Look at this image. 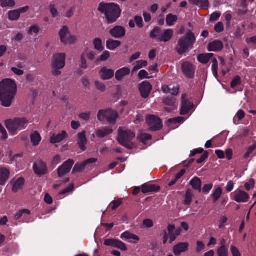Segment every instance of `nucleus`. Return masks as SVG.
Masks as SVG:
<instances>
[{
	"label": "nucleus",
	"mask_w": 256,
	"mask_h": 256,
	"mask_svg": "<svg viewBox=\"0 0 256 256\" xmlns=\"http://www.w3.org/2000/svg\"><path fill=\"white\" fill-rule=\"evenodd\" d=\"M17 86L14 80L6 78L0 82V101L4 107H10L16 94Z\"/></svg>",
	"instance_id": "1"
},
{
	"label": "nucleus",
	"mask_w": 256,
	"mask_h": 256,
	"mask_svg": "<svg viewBox=\"0 0 256 256\" xmlns=\"http://www.w3.org/2000/svg\"><path fill=\"white\" fill-rule=\"evenodd\" d=\"M98 10L104 14L108 24L116 22L120 16L122 12L120 6L114 3L100 2Z\"/></svg>",
	"instance_id": "2"
},
{
	"label": "nucleus",
	"mask_w": 256,
	"mask_h": 256,
	"mask_svg": "<svg viewBox=\"0 0 256 256\" xmlns=\"http://www.w3.org/2000/svg\"><path fill=\"white\" fill-rule=\"evenodd\" d=\"M196 42V37L194 34L190 30H188L186 34L180 38L176 47L177 52L182 55L188 52V48H192Z\"/></svg>",
	"instance_id": "3"
},
{
	"label": "nucleus",
	"mask_w": 256,
	"mask_h": 256,
	"mask_svg": "<svg viewBox=\"0 0 256 256\" xmlns=\"http://www.w3.org/2000/svg\"><path fill=\"white\" fill-rule=\"evenodd\" d=\"M29 123L28 120L24 118H15L14 120H5V125L10 133L12 135L17 134L18 130H24Z\"/></svg>",
	"instance_id": "4"
},
{
	"label": "nucleus",
	"mask_w": 256,
	"mask_h": 256,
	"mask_svg": "<svg viewBox=\"0 0 256 256\" xmlns=\"http://www.w3.org/2000/svg\"><path fill=\"white\" fill-rule=\"evenodd\" d=\"M135 134L130 130L120 127L118 130L117 140L120 144L128 149H132L134 146L132 140L135 138Z\"/></svg>",
	"instance_id": "5"
},
{
	"label": "nucleus",
	"mask_w": 256,
	"mask_h": 256,
	"mask_svg": "<svg viewBox=\"0 0 256 256\" xmlns=\"http://www.w3.org/2000/svg\"><path fill=\"white\" fill-rule=\"evenodd\" d=\"M66 54L64 53L54 55L52 61V74L55 76L61 74L60 70L63 68L66 64Z\"/></svg>",
	"instance_id": "6"
},
{
	"label": "nucleus",
	"mask_w": 256,
	"mask_h": 256,
	"mask_svg": "<svg viewBox=\"0 0 256 256\" xmlns=\"http://www.w3.org/2000/svg\"><path fill=\"white\" fill-rule=\"evenodd\" d=\"M182 232V228H176L175 225H168L167 230H164L161 236H163V244H166L169 239V243L172 244L176 237L180 235Z\"/></svg>",
	"instance_id": "7"
},
{
	"label": "nucleus",
	"mask_w": 256,
	"mask_h": 256,
	"mask_svg": "<svg viewBox=\"0 0 256 256\" xmlns=\"http://www.w3.org/2000/svg\"><path fill=\"white\" fill-rule=\"evenodd\" d=\"M118 114L116 112L111 109L107 110H100L98 113V119L100 122H104L106 120L110 124H115L118 118Z\"/></svg>",
	"instance_id": "8"
},
{
	"label": "nucleus",
	"mask_w": 256,
	"mask_h": 256,
	"mask_svg": "<svg viewBox=\"0 0 256 256\" xmlns=\"http://www.w3.org/2000/svg\"><path fill=\"white\" fill-rule=\"evenodd\" d=\"M146 122L150 130L156 131L162 128V124L161 120L154 115H150L146 117Z\"/></svg>",
	"instance_id": "9"
},
{
	"label": "nucleus",
	"mask_w": 256,
	"mask_h": 256,
	"mask_svg": "<svg viewBox=\"0 0 256 256\" xmlns=\"http://www.w3.org/2000/svg\"><path fill=\"white\" fill-rule=\"evenodd\" d=\"M59 36L62 42L65 44L73 43L76 40L74 36H71L66 26H64L60 30Z\"/></svg>",
	"instance_id": "10"
},
{
	"label": "nucleus",
	"mask_w": 256,
	"mask_h": 256,
	"mask_svg": "<svg viewBox=\"0 0 256 256\" xmlns=\"http://www.w3.org/2000/svg\"><path fill=\"white\" fill-rule=\"evenodd\" d=\"M182 70L186 78H192L194 76L196 66L190 62H185L182 64Z\"/></svg>",
	"instance_id": "11"
},
{
	"label": "nucleus",
	"mask_w": 256,
	"mask_h": 256,
	"mask_svg": "<svg viewBox=\"0 0 256 256\" xmlns=\"http://www.w3.org/2000/svg\"><path fill=\"white\" fill-rule=\"evenodd\" d=\"M104 244L106 246L118 248L122 251H126L127 250L126 244L118 240L113 238L106 239L104 240Z\"/></svg>",
	"instance_id": "12"
},
{
	"label": "nucleus",
	"mask_w": 256,
	"mask_h": 256,
	"mask_svg": "<svg viewBox=\"0 0 256 256\" xmlns=\"http://www.w3.org/2000/svg\"><path fill=\"white\" fill-rule=\"evenodd\" d=\"M74 162L72 159H68L58 169V174L60 178L64 176L68 173Z\"/></svg>",
	"instance_id": "13"
},
{
	"label": "nucleus",
	"mask_w": 256,
	"mask_h": 256,
	"mask_svg": "<svg viewBox=\"0 0 256 256\" xmlns=\"http://www.w3.org/2000/svg\"><path fill=\"white\" fill-rule=\"evenodd\" d=\"M138 89L141 96L144 98H147L152 90V86L150 84L146 81L142 82L138 84Z\"/></svg>",
	"instance_id": "14"
},
{
	"label": "nucleus",
	"mask_w": 256,
	"mask_h": 256,
	"mask_svg": "<svg viewBox=\"0 0 256 256\" xmlns=\"http://www.w3.org/2000/svg\"><path fill=\"white\" fill-rule=\"evenodd\" d=\"M34 170L35 174L38 175H43L48 172L46 163L42 160H38L34 164Z\"/></svg>",
	"instance_id": "15"
},
{
	"label": "nucleus",
	"mask_w": 256,
	"mask_h": 256,
	"mask_svg": "<svg viewBox=\"0 0 256 256\" xmlns=\"http://www.w3.org/2000/svg\"><path fill=\"white\" fill-rule=\"evenodd\" d=\"M24 182V178L21 177L18 178H14L12 179L10 184L12 186V192L16 193L22 190L23 188Z\"/></svg>",
	"instance_id": "16"
},
{
	"label": "nucleus",
	"mask_w": 256,
	"mask_h": 256,
	"mask_svg": "<svg viewBox=\"0 0 256 256\" xmlns=\"http://www.w3.org/2000/svg\"><path fill=\"white\" fill-rule=\"evenodd\" d=\"M174 32L172 29H166L160 30V33L158 36V41L162 42H168L174 36Z\"/></svg>",
	"instance_id": "17"
},
{
	"label": "nucleus",
	"mask_w": 256,
	"mask_h": 256,
	"mask_svg": "<svg viewBox=\"0 0 256 256\" xmlns=\"http://www.w3.org/2000/svg\"><path fill=\"white\" fill-rule=\"evenodd\" d=\"M249 198L250 196L246 192L239 190L235 192L233 199L238 203H244L248 202Z\"/></svg>",
	"instance_id": "18"
},
{
	"label": "nucleus",
	"mask_w": 256,
	"mask_h": 256,
	"mask_svg": "<svg viewBox=\"0 0 256 256\" xmlns=\"http://www.w3.org/2000/svg\"><path fill=\"white\" fill-rule=\"evenodd\" d=\"M110 34L114 38H120L126 34V30L123 26H116L110 30Z\"/></svg>",
	"instance_id": "19"
},
{
	"label": "nucleus",
	"mask_w": 256,
	"mask_h": 256,
	"mask_svg": "<svg viewBox=\"0 0 256 256\" xmlns=\"http://www.w3.org/2000/svg\"><path fill=\"white\" fill-rule=\"evenodd\" d=\"M224 48L222 42L220 40H215L210 43L208 46V50L209 52H218L220 51Z\"/></svg>",
	"instance_id": "20"
},
{
	"label": "nucleus",
	"mask_w": 256,
	"mask_h": 256,
	"mask_svg": "<svg viewBox=\"0 0 256 256\" xmlns=\"http://www.w3.org/2000/svg\"><path fill=\"white\" fill-rule=\"evenodd\" d=\"M189 244L187 242H180L174 247V253L176 256H180L182 252L188 250Z\"/></svg>",
	"instance_id": "21"
},
{
	"label": "nucleus",
	"mask_w": 256,
	"mask_h": 256,
	"mask_svg": "<svg viewBox=\"0 0 256 256\" xmlns=\"http://www.w3.org/2000/svg\"><path fill=\"white\" fill-rule=\"evenodd\" d=\"M120 238L122 240H128L129 242L133 244H136L140 240L138 236L128 231L124 232L122 234Z\"/></svg>",
	"instance_id": "22"
},
{
	"label": "nucleus",
	"mask_w": 256,
	"mask_h": 256,
	"mask_svg": "<svg viewBox=\"0 0 256 256\" xmlns=\"http://www.w3.org/2000/svg\"><path fill=\"white\" fill-rule=\"evenodd\" d=\"M175 100V98L173 97H168L164 98L163 102L164 104L168 106L164 108L165 110L168 112H170L172 110H174L176 108Z\"/></svg>",
	"instance_id": "23"
},
{
	"label": "nucleus",
	"mask_w": 256,
	"mask_h": 256,
	"mask_svg": "<svg viewBox=\"0 0 256 256\" xmlns=\"http://www.w3.org/2000/svg\"><path fill=\"white\" fill-rule=\"evenodd\" d=\"M10 171L6 168H0V186L5 184L10 178Z\"/></svg>",
	"instance_id": "24"
},
{
	"label": "nucleus",
	"mask_w": 256,
	"mask_h": 256,
	"mask_svg": "<svg viewBox=\"0 0 256 256\" xmlns=\"http://www.w3.org/2000/svg\"><path fill=\"white\" fill-rule=\"evenodd\" d=\"M114 74V71L112 70L103 67L100 71V78L103 80H110L113 78Z\"/></svg>",
	"instance_id": "25"
},
{
	"label": "nucleus",
	"mask_w": 256,
	"mask_h": 256,
	"mask_svg": "<svg viewBox=\"0 0 256 256\" xmlns=\"http://www.w3.org/2000/svg\"><path fill=\"white\" fill-rule=\"evenodd\" d=\"M113 132L112 129L109 126H105L101 128L96 132V134L98 138H104Z\"/></svg>",
	"instance_id": "26"
},
{
	"label": "nucleus",
	"mask_w": 256,
	"mask_h": 256,
	"mask_svg": "<svg viewBox=\"0 0 256 256\" xmlns=\"http://www.w3.org/2000/svg\"><path fill=\"white\" fill-rule=\"evenodd\" d=\"M67 136V133L64 130H62L58 134H53L50 138V142L52 144L60 142L64 140Z\"/></svg>",
	"instance_id": "27"
},
{
	"label": "nucleus",
	"mask_w": 256,
	"mask_h": 256,
	"mask_svg": "<svg viewBox=\"0 0 256 256\" xmlns=\"http://www.w3.org/2000/svg\"><path fill=\"white\" fill-rule=\"evenodd\" d=\"M160 190V187L154 184H145L142 186V192L144 194L150 192H157Z\"/></svg>",
	"instance_id": "28"
},
{
	"label": "nucleus",
	"mask_w": 256,
	"mask_h": 256,
	"mask_svg": "<svg viewBox=\"0 0 256 256\" xmlns=\"http://www.w3.org/2000/svg\"><path fill=\"white\" fill-rule=\"evenodd\" d=\"M130 72V69L129 68L127 67L122 68L116 72V78L118 80H121L124 76L129 74Z\"/></svg>",
	"instance_id": "29"
},
{
	"label": "nucleus",
	"mask_w": 256,
	"mask_h": 256,
	"mask_svg": "<svg viewBox=\"0 0 256 256\" xmlns=\"http://www.w3.org/2000/svg\"><path fill=\"white\" fill-rule=\"evenodd\" d=\"M30 214V211L28 209H22L16 212L14 215V218L16 220L20 218H26Z\"/></svg>",
	"instance_id": "30"
},
{
	"label": "nucleus",
	"mask_w": 256,
	"mask_h": 256,
	"mask_svg": "<svg viewBox=\"0 0 256 256\" xmlns=\"http://www.w3.org/2000/svg\"><path fill=\"white\" fill-rule=\"evenodd\" d=\"M78 144L80 148L84 151L86 150L85 145L86 144L87 140L85 132H80L78 134Z\"/></svg>",
	"instance_id": "31"
},
{
	"label": "nucleus",
	"mask_w": 256,
	"mask_h": 256,
	"mask_svg": "<svg viewBox=\"0 0 256 256\" xmlns=\"http://www.w3.org/2000/svg\"><path fill=\"white\" fill-rule=\"evenodd\" d=\"M186 96L185 94H183L182 96V107L181 110L180 112V114L181 115H186L188 114L190 110V108L186 100H185Z\"/></svg>",
	"instance_id": "32"
},
{
	"label": "nucleus",
	"mask_w": 256,
	"mask_h": 256,
	"mask_svg": "<svg viewBox=\"0 0 256 256\" xmlns=\"http://www.w3.org/2000/svg\"><path fill=\"white\" fill-rule=\"evenodd\" d=\"M222 193V188L220 186H216L212 194H210V196L213 199L214 202H216L220 198Z\"/></svg>",
	"instance_id": "33"
},
{
	"label": "nucleus",
	"mask_w": 256,
	"mask_h": 256,
	"mask_svg": "<svg viewBox=\"0 0 256 256\" xmlns=\"http://www.w3.org/2000/svg\"><path fill=\"white\" fill-rule=\"evenodd\" d=\"M213 56L214 54L212 53L200 54L198 56V60L200 62L206 64L208 62Z\"/></svg>",
	"instance_id": "34"
},
{
	"label": "nucleus",
	"mask_w": 256,
	"mask_h": 256,
	"mask_svg": "<svg viewBox=\"0 0 256 256\" xmlns=\"http://www.w3.org/2000/svg\"><path fill=\"white\" fill-rule=\"evenodd\" d=\"M189 2L202 8H209L208 0H189Z\"/></svg>",
	"instance_id": "35"
},
{
	"label": "nucleus",
	"mask_w": 256,
	"mask_h": 256,
	"mask_svg": "<svg viewBox=\"0 0 256 256\" xmlns=\"http://www.w3.org/2000/svg\"><path fill=\"white\" fill-rule=\"evenodd\" d=\"M30 140L34 146H38L42 140V138L40 134L35 131L30 134Z\"/></svg>",
	"instance_id": "36"
},
{
	"label": "nucleus",
	"mask_w": 256,
	"mask_h": 256,
	"mask_svg": "<svg viewBox=\"0 0 256 256\" xmlns=\"http://www.w3.org/2000/svg\"><path fill=\"white\" fill-rule=\"evenodd\" d=\"M120 42L116 40L110 39L106 41V48L111 50H115L116 48L120 46Z\"/></svg>",
	"instance_id": "37"
},
{
	"label": "nucleus",
	"mask_w": 256,
	"mask_h": 256,
	"mask_svg": "<svg viewBox=\"0 0 256 256\" xmlns=\"http://www.w3.org/2000/svg\"><path fill=\"white\" fill-rule=\"evenodd\" d=\"M225 242L224 240H222V246L217 250L218 256H228V248L224 245Z\"/></svg>",
	"instance_id": "38"
},
{
	"label": "nucleus",
	"mask_w": 256,
	"mask_h": 256,
	"mask_svg": "<svg viewBox=\"0 0 256 256\" xmlns=\"http://www.w3.org/2000/svg\"><path fill=\"white\" fill-rule=\"evenodd\" d=\"M190 184L192 188L196 190H201V181L198 177H194L190 182Z\"/></svg>",
	"instance_id": "39"
},
{
	"label": "nucleus",
	"mask_w": 256,
	"mask_h": 256,
	"mask_svg": "<svg viewBox=\"0 0 256 256\" xmlns=\"http://www.w3.org/2000/svg\"><path fill=\"white\" fill-rule=\"evenodd\" d=\"M178 16L172 14H168L166 16V23L168 26H174L175 23L178 20Z\"/></svg>",
	"instance_id": "40"
},
{
	"label": "nucleus",
	"mask_w": 256,
	"mask_h": 256,
	"mask_svg": "<svg viewBox=\"0 0 256 256\" xmlns=\"http://www.w3.org/2000/svg\"><path fill=\"white\" fill-rule=\"evenodd\" d=\"M193 195L190 190H188L184 196V204L185 205H190L191 203Z\"/></svg>",
	"instance_id": "41"
},
{
	"label": "nucleus",
	"mask_w": 256,
	"mask_h": 256,
	"mask_svg": "<svg viewBox=\"0 0 256 256\" xmlns=\"http://www.w3.org/2000/svg\"><path fill=\"white\" fill-rule=\"evenodd\" d=\"M8 19L12 21L18 20L20 16V12L18 10L10 11L8 13Z\"/></svg>",
	"instance_id": "42"
},
{
	"label": "nucleus",
	"mask_w": 256,
	"mask_h": 256,
	"mask_svg": "<svg viewBox=\"0 0 256 256\" xmlns=\"http://www.w3.org/2000/svg\"><path fill=\"white\" fill-rule=\"evenodd\" d=\"M244 116L245 112L244 111L242 110H239L234 118V122L236 124H238L239 122L243 119Z\"/></svg>",
	"instance_id": "43"
},
{
	"label": "nucleus",
	"mask_w": 256,
	"mask_h": 256,
	"mask_svg": "<svg viewBox=\"0 0 256 256\" xmlns=\"http://www.w3.org/2000/svg\"><path fill=\"white\" fill-rule=\"evenodd\" d=\"M148 64V62L146 60H140L138 61H137L135 66H134L132 72H136L138 70H140V68L146 67Z\"/></svg>",
	"instance_id": "44"
},
{
	"label": "nucleus",
	"mask_w": 256,
	"mask_h": 256,
	"mask_svg": "<svg viewBox=\"0 0 256 256\" xmlns=\"http://www.w3.org/2000/svg\"><path fill=\"white\" fill-rule=\"evenodd\" d=\"M94 48L100 52H102L104 50V46L102 44V41L101 39L99 38H96L94 40Z\"/></svg>",
	"instance_id": "45"
},
{
	"label": "nucleus",
	"mask_w": 256,
	"mask_h": 256,
	"mask_svg": "<svg viewBox=\"0 0 256 256\" xmlns=\"http://www.w3.org/2000/svg\"><path fill=\"white\" fill-rule=\"evenodd\" d=\"M212 73L214 76V77L218 79V62L216 58H214L212 61Z\"/></svg>",
	"instance_id": "46"
},
{
	"label": "nucleus",
	"mask_w": 256,
	"mask_h": 256,
	"mask_svg": "<svg viewBox=\"0 0 256 256\" xmlns=\"http://www.w3.org/2000/svg\"><path fill=\"white\" fill-rule=\"evenodd\" d=\"M82 56H84L85 58H86L90 60H93L95 59L96 54L92 50H86L82 54Z\"/></svg>",
	"instance_id": "47"
},
{
	"label": "nucleus",
	"mask_w": 256,
	"mask_h": 256,
	"mask_svg": "<svg viewBox=\"0 0 256 256\" xmlns=\"http://www.w3.org/2000/svg\"><path fill=\"white\" fill-rule=\"evenodd\" d=\"M86 166V164L84 162L81 163H77L75 164L74 168H73L72 173L82 172L84 170Z\"/></svg>",
	"instance_id": "48"
},
{
	"label": "nucleus",
	"mask_w": 256,
	"mask_h": 256,
	"mask_svg": "<svg viewBox=\"0 0 256 256\" xmlns=\"http://www.w3.org/2000/svg\"><path fill=\"white\" fill-rule=\"evenodd\" d=\"M0 6L4 7H12L15 5L14 0H0Z\"/></svg>",
	"instance_id": "49"
},
{
	"label": "nucleus",
	"mask_w": 256,
	"mask_h": 256,
	"mask_svg": "<svg viewBox=\"0 0 256 256\" xmlns=\"http://www.w3.org/2000/svg\"><path fill=\"white\" fill-rule=\"evenodd\" d=\"M122 203V201L120 199L113 200L110 204L108 208H111L112 210H114L120 206Z\"/></svg>",
	"instance_id": "50"
},
{
	"label": "nucleus",
	"mask_w": 256,
	"mask_h": 256,
	"mask_svg": "<svg viewBox=\"0 0 256 256\" xmlns=\"http://www.w3.org/2000/svg\"><path fill=\"white\" fill-rule=\"evenodd\" d=\"M140 140L144 144H145L147 140L152 138V136L146 133H142L138 136Z\"/></svg>",
	"instance_id": "51"
},
{
	"label": "nucleus",
	"mask_w": 256,
	"mask_h": 256,
	"mask_svg": "<svg viewBox=\"0 0 256 256\" xmlns=\"http://www.w3.org/2000/svg\"><path fill=\"white\" fill-rule=\"evenodd\" d=\"M184 118L182 117H177L173 118H170L168 120L167 124L170 125L171 124H177L182 122L184 121Z\"/></svg>",
	"instance_id": "52"
},
{
	"label": "nucleus",
	"mask_w": 256,
	"mask_h": 256,
	"mask_svg": "<svg viewBox=\"0 0 256 256\" xmlns=\"http://www.w3.org/2000/svg\"><path fill=\"white\" fill-rule=\"evenodd\" d=\"M160 33V28L156 27L152 30L151 31L150 36L152 38H156L158 41V36Z\"/></svg>",
	"instance_id": "53"
},
{
	"label": "nucleus",
	"mask_w": 256,
	"mask_h": 256,
	"mask_svg": "<svg viewBox=\"0 0 256 256\" xmlns=\"http://www.w3.org/2000/svg\"><path fill=\"white\" fill-rule=\"evenodd\" d=\"M221 16V12H213L210 16V21L211 22H214L218 20Z\"/></svg>",
	"instance_id": "54"
},
{
	"label": "nucleus",
	"mask_w": 256,
	"mask_h": 256,
	"mask_svg": "<svg viewBox=\"0 0 256 256\" xmlns=\"http://www.w3.org/2000/svg\"><path fill=\"white\" fill-rule=\"evenodd\" d=\"M40 31L38 26L36 25L31 26L28 30V34L30 35H32L34 34H38Z\"/></svg>",
	"instance_id": "55"
},
{
	"label": "nucleus",
	"mask_w": 256,
	"mask_h": 256,
	"mask_svg": "<svg viewBox=\"0 0 256 256\" xmlns=\"http://www.w3.org/2000/svg\"><path fill=\"white\" fill-rule=\"evenodd\" d=\"M95 86H96V88L98 90H99L102 92H104L106 90V87L105 84L104 83L101 82L99 81L95 82Z\"/></svg>",
	"instance_id": "56"
},
{
	"label": "nucleus",
	"mask_w": 256,
	"mask_h": 256,
	"mask_svg": "<svg viewBox=\"0 0 256 256\" xmlns=\"http://www.w3.org/2000/svg\"><path fill=\"white\" fill-rule=\"evenodd\" d=\"M138 77L140 80L150 78V77L148 76V72L144 70H141L139 72Z\"/></svg>",
	"instance_id": "57"
},
{
	"label": "nucleus",
	"mask_w": 256,
	"mask_h": 256,
	"mask_svg": "<svg viewBox=\"0 0 256 256\" xmlns=\"http://www.w3.org/2000/svg\"><path fill=\"white\" fill-rule=\"evenodd\" d=\"M50 12L54 18H56L59 16V12L58 10L54 7V5L51 4L50 6Z\"/></svg>",
	"instance_id": "58"
},
{
	"label": "nucleus",
	"mask_w": 256,
	"mask_h": 256,
	"mask_svg": "<svg viewBox=\"0 0 256 256\" xmlns=\"http://www.w3.org/2000/svg\"><path fill=\"white\" fill-rule=\"evenodd\" d=\"M240 78L239 76H236L233 79L230 84V86L232 88H234L240 84Z\"/></svg>",
	"instance_id": "59"
},
{
	"label": "nucleus",
	"mask_w": 256,
	"mask_h": 256,
	"mask_svg": "<svg viewBox=\"0 0 256 256\" xmlns=\"http://www.w3.org/2000/svg\"><path fill=\"white\" fill-rule=\"evenodd\" d=\"M254 180L251 178L248 182L245 184L244 187L246 190H249L252 188H254Z\"/></svg>",
	"instance_id": "60"
},
{
	"label": "nucleus",
	"mask_w": 256,
	"mask_h": 256,
	"mask_svg": "<svg viewBox=\"0 0 256 256\" xmlns=\"http://www.w3.org/2000/svg\"><path fill=\"white\" fill-rule=\"evenodd\" d=\"M224 30V25L222 22H218L214 26V30L216 32H221Z\"/></svg>",
	"instance_id": "61"
},
{
	"label": "nucleus",
	"mask_w": 256,
	"mask_h": 256,
	"mask_svg": "<svg viewBox=\"0 0 256 256\" xmlns=\"http://www.w3.org/2000/svg\"><path fill=\"white\" fill-rule=\"evenodd\" d=\"M230 249L232 256H241L238 250L234 246H231Z\"/></svg>",
	"instance_id": "62"
},
{
	"label": "nucleus",
	"mask_w": 256,
	"mask_h": 256,
	"mask_svg": "<svg viewBox=\"0 0 256 256\" xmlns=\"http://www.w3.org/2000/svg\"><path fill=\"white\" fill-rule=\"evenodd\" d=\"M110 56V53L108 51H104L99 58V60L105 61L107 60Z\"/></svg>",
	"instance_id": "63"
},
{
	"label": "nucleus",
	"mask_w": 256,
	"mask_h": 256,
	"mask_svg": "<svg viewBox=\"0 0 256 256\" xmlns=\"http://www.w3.org/2000/svg\"><path fill=\"white\" fill-rule=\"evenodd\" d=\"M212 186L213 184H205L202 188V192L204 194H208L212 189Z\"/></svg>",
	"instance_id": "64"
}]
</instances>
